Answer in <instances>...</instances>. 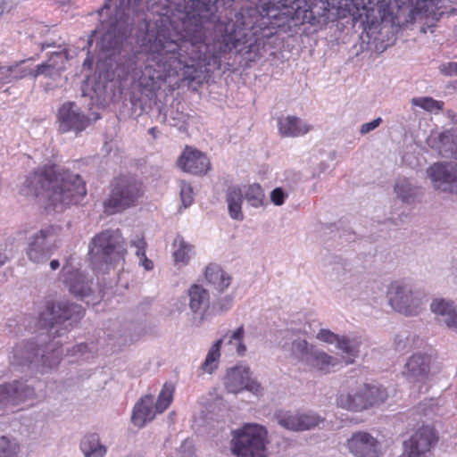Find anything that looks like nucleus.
Listing matches in <instances>:
<instances>
[{
    "label": "nucleus",
    "mask_w": 457,
    "mask_h": 457,
    "mask_svg": "<svg viewBox=\"0 0 457 457\" xmlns=\"http://www.w3.org/2000/svg\"><path fill=\"white\" fill-rule=\"evenodd\" d=\"M129 27V17L111 15L91 32L87 45L92 46L93 37L101 34L96 42L99 57L108 59L110 70L118 77L131 75L137 79V88L131 92L129 99L132 109L142 112L151 107L162 83L169 77H178L175 65L180 62L172 60L164 42L161 41L163 46H159V25L155 31L148 30L142 43L136 45L128 40Z\"/></svg>",
    "instance_id": "1"
},
{
    "label": "nucleus",
    "mask_w": 457,
    "mask_h": 457,
    "mask_svg": "<svg viewBox=\"0 0 457 457\" xmlns=\"http://www.w3.org/2000/svg\"><path fill=\"white\" fill-rule=\"evenodd\" d=\"M20 194L30 197H46L54 206L79 203L87 194L85 181L79 174L46 163L26 176Z\"/></svg>",
    "instance_id": "2"
},
{
    "label": "nucleus",
    "mask_w": 457,
    "mask_h": 457,
    "mask_svg": "<svg viewBox=\"0 0 457 457\" xmlns=\"http://www.w3.org/2000/svg\"><path fill=\"white\" fill-rule=\"evenodd\" d=\"M127 253L126 243L119 229H106L94 237L89 245L92 267L96 271H106L117 265Z\"/></svg>",
    "instance_id": "3"
},
{
    "label": "nucleus",
    "mask_w": 457,
    "mask_h": 457,
    "mask_svg": "<svg viewBox=\"0 0 457 457\" xmlns=\"http://www.w3.org/2000/svg\"><path fill=\"white\" fill-rule=\"evenodd\" d=\"M84 308L68 300L48 301L40 313V321L49 327L54 338L61 337L72 329L84 317Z\"/></svg>",
    "instance_id": "4"
},
{
    "label": "nucleus",
    "mask_w": 457,
    "mask_h": 457,
    "mask_svg": "<svg viewBox=\"0 0 457 457\" xmlns=\"http://www.w3.org/2000/svg\"><path fill=\"white\" fill-rule=\"evenodd\" d=\"M143 194V184L135 176H119L111 184L110 195L104 202V207L112 212H121L135 206Z\"/></svg>",
    "instance_id": "5"
},
{
    "label": "nucleus",
    "mask_w": 457,
    "mask_h": 457,
    "mask_svg": "<svg viewBox=\"0 0 457 457\" xmlns=\"http://www.w3.org/2000/svg\"><path fill=\"white\" fill-rule=\"evenodd\" d=\"M266 429L248 424L234 432L231 452L237 457H266Z\"/></svg>",
    "instance_id": "6"
},
{
    "label": "nucleus",
    "mask_w": 457,
    "mask_h": 457,
    "mask_svg": "<svg viewBox=\"0 0 457 457\" xmlns=\"http://www.w3.org/2000/svg\"><path fill=\"white\" fill-rule=\"evenodd\" d=\"M388 398L386 388L378 384H364L354 393H341L337 397L339 407L352 411H361L371 407L383 404Z\"/></svg>",
    "instance_id": "7"
},
{
    "label": "nucleus",
    "mask_w": 457,
    "mask_h": 457,
    "mask_svg": "<svg viewBox=\"0 0 457 457\" xmlns=\"http://www.w3.org/2000/svg\"><path fill=\"white\" fill-rule=\"evenodd\" d=\"M386 297L395 311L406 316H416L421 310L425 294L407 282L396 280L388 286Z\"/></svg>",
    "instance_id": "8"
},
{
    "label": "nucleus",
    "mask_w": 457,
    "mask_h": 457,
    "mask_svg": "<svg viewBox=\"0 0 457 457\" xmlns=\"http://www.w3.org/2000/svg\"><path fill=\"white\" fill-rule=\"evenodd\" d=\"M263 5V10L269 14L273 10L280 7H291L295 10L297 20L302 23L316 25L320 23V18L327 15L328 12L325 3L321 0H259Z\"/></svg>",
    "instance_id": "9"
},
{
    "label": "nucleus",
    "mask_w": 457,
    "mask_h": 457,
    "mask_svg": "<svg viewBox=\"0 0 457 457\" xmlns=\"http://www.w3.org/2000/svg\"><path fill=\"white\" fill-rule=\"evenodd\" d=\"M58 131L62 134L72 132L80 135L91 124L90 118L75 102L63 103L57 112Z\"/></svg>",
    "instance_id": "10"
},
{
    "label": "nucleus",
    "mask_w": 457,
    "mask_h": 457,
    "mask_svg": "<svg viewBox=\"0 0 457 457\" xmlns=\"http://www.w3.org/2000/svg\"><path fill=\"white\" fill-rule=\"evenodd\" d=\"M54 228L47 227L40 229L28 238L26 253L29 260L34 263H45L50 259L56 249L54 240Z\"/></svg>",
    "instance_id": "11"
},
{
    "label": "nucleus",
    "mask_w": 457,
    "mask_h": 457,
    "mask_svg": "<svg viewBox=\"0 0 457 457\" xmlns=\"http://www.w3.org/2000/svg\"><path fill=\"white\" fill-rule=\"evenodd\" d=\"M437 441L438 436L434 428L422 426L403 441L400 457H426Z\"/></svg>",
    "instance_id": "12"
},
{
    "label": "nucleus",
    "mask_w": 457,
    "mask_h": 457,
    "mask_svg": "<svg viewBox=\"0 0 457 457\" xmlns=\"http://www.w3.org/2000/svg\"><path fill=\"white\" fill-rule=\"evenodd\" d=\"M393 2L399 9L407 5L412 15H420L434 12L439 0H378L377 8L383 21L390 20L395 22L396 16L394 15Z\"/></svg>",
    "instance_id": "13"
},
{
    "label": "nucleus",
    "mask_w": 457,
    "mask_h": 457,
    "mask_svg": "<svg viewBox=\"0 0 457 457\" xmlns=\"http://www.w3.org/2000/svg\"><path fill=\"white\" fill-rule=\"evenodd\" d=\"M346 447L353 457H380L382 445L367 431H356L346 441Z\"/></svg>",
    "instance_id": "14"
},
{
    "label": "nucleus",
    "mask_w": 457,
    "mask_h": 457,
    "mask_svg": "<svg viewBox=\"0 0 457 457\" xmlns=\"http://www.w3.org/2000/svg\"><path fill=\"white\" fill-rule=\"evenodd\" d=\"M427 173L434 187L443 192L457 193V163L436 162L431 165Z\"/></svg>",
    "instance_id": "15"
},
{
    "label": "nucleus",
    "mask_w": 457,
    "mask_h": 457,
    "mask_svg": "<svg viewBox=\"0 0 457 457\" xmlns=\"http://www.w3.org/2000/svg\"><path fill=\"white\" fill-rule=\"evenodd\" d=\"M279 426L292 431H305L315 428L323 419L313 411L292 412L279 411L275 413Z\"/></svg>",
    "instance_id": "16"
},
{
    "label": "nucleus",
    "mask_w": 457,
    "mask_h": 457,
    "mask_svg": "<svg viewBox=\"0 0 457 457\" xmlns=\"http://www.w3.org/2000/svg\"><path fill=\"white\" fill-rule=\"evenodd\" d=\"M225 386L228 392L234 394L247 390L258 395L262 391V386L251 377L250 369L247 367L236 366L229 369L225 377Z\"/></svg>",
    "instance_id": "17"
},
{
    "label": "nucleus",
    "mask_w": 457,
    "mask_h": 457,
    "mask_svg": "<svg viewBox=\"0 0 457 457\" xmlns=\"http://www.w3.org/2000/svg\"><path fill=\"white\" fill-rule=\"evenodd\" d=\"M35 395L34 388L23 380H13L0 385V411L16 406Z\"/></svg>",
    "instance_id": "18"
},
{
    "label": "nucleus",
    "mask_w": 457,
    "mask_h": 457,
    "mask_svg": "<svg viewBox=\"0 0 457 457\" xmlns=\"http://www.w3.org/2000/svg\"><path fill=\"white\" fill-rule=\"evenodd\" d=\"M188 306L199 324L212 318L210 311V294L201 285L193 284L187 290Z\"/></svg>",
    "instance_id": "19"
},
{
    "label": "nucleus",
    "mask_w": 457,
    "mask_h": 457,
    "mask_svg": "<svg viewBox=\"0 0 457 457\" xmlns=\"http://www.w3.org/2000/svg\"><path fill=\"white\" fill-rule=\"evenodd\" d=\"M178 165L193 175H205L211 169L207 155L201 151L187 146L178 159Z\"/></svg>",
    "instance_id": "20"
},
{
    "label": "nucleus",
    "mask_w": 457,
    "mask_h": 457,
    "mask_svg": "<svg viewBox=\"0 0 457 457\" xmlns=\"http://www.w3.org/2000/svg\"><path fill=\"white\" fill-rule=\"evenodd\" d=\"M13 358L21 366H43L47 365V357L45 350L35 341L29 340L17 345L13 350Z\"/></svg>",
    "instance_id": "21"
},
{
    "label": "nucleus",
    "mask_w": 457,
    "mask_h": 457,
    "mask_svg": "<svg viewBox=\"0 0 457 457\" xmlns=\"http://www.w3.org/2000/svg\"><path fill=\"white\" fill-rule=\"evenodd\" d=\"M431 356L423 353H413L404 365L403 376L410 382L424 383L429 376Z\"/></svg>",
    "instance_id": "22"
},
{
    "label": "nucleus",
    "mask_w": 457,
    "mask_h": 457,
    "mask_svg": "<svg viewBox=\"0 0 457 457\" xmlns=\"http://www.w3.org/2000/svg\"><path fill=\"white\" fill-rule=\"evenodd\" d=\"M64 283L69 288L71 294L81 300L91 295L93 290L91 288L92 280L79 270H68L64 275Z\"/></svg>",
    "instance_id": "23"
},
{
    "label": "nucleus",
    "mask_w": 457,
    "mask_h": 457,
    "mask_svg": "<svg viewBox=\"0 0 457 457\" xmlns=\"http://www.w3.org/2000/svg\"><path fill=\"white\" fill-rule=\"evenodd\" d=\"M430 310L447 328L457 333V304L445 299H435L430 304Z\"/></svg>",
    "instance_id": "24"
},
{
    "label": "nucleus",
    "mask_w": 457,
    "mask_h": 457,
    "mask_svg": "<svg viewBox=\"0 0 457 457\" xmlns=\"http://www.w3.org/2000/svg\"><path fill=\"white\" fill-rule=\"evenodd\" d=\"M156 413L158 412L154 405V397L147 395L135 404L131 415V421L135 426L142 428L148 421L153 420Z\"/></svg>",
    "instance_id": "25"
},
{
    "label": "nucleus",
    "mask_w": 457,
    "mask_h": 457,
    "mask_svg": "<svg viewBox=\"0 0 457 457\" xmlns=\"http://www.w3.org/2000/svg\"><path fill=\"white\" fill-rule=\"evenodd\" d=\"M205 278L217 294L223 293L231 284L232 278L219 265L210 263L205 268Z\"/></svg>",
    "instance_id": "26"
},
{
    "label": "nucleus",
    "mask_w": 457,
    "mask_h": 457,
    "mask_svg": "<svg viewBox=\"0 0 457 457\" xmlns=\"http://www.w3.org/2000/svg\"><path fill=\"white\" fill-rule=\"evenodd\" d=\"M279 133L284 137H299L310 130V126L305 124L300 118L288 115L278 120Z\"/></svg>",
    "instance_id": "27"
},
{
    "label": "nucleus",
    "mask_w": 457,
    "mask_h": 457,
    "mask_svg": "<svg viewBox=\"0 0 457 457\" xmlns=\"http://www.w3.org/2000/svg\"><path fill=\"white\" fill-rule=\"evenodd\" d=\"M27 62V60H22L9 66L0 65V87L27 76L31 77L30 68L25 65Z\"/></svg>",
    "instance_id": "28"
},
{
    "label": "nucleus",
    "mask_w": 457,
    "mask_h": 457,
    "mask_svg": "<svg viewBox=\"0 0 457 457\" xmlns=\"http://www.w3.org/2000/svg\"><path fill=\"white\" fill-rule=\"evenodd\" d=\"M226 202L231 219L242 221L245 218L242 212L243 193L238 186H230L226 190Z\"/></svg>",
    "instance_id": "29"
},
{
    "label": "nucleus",
    "mask_w": 457,
    "mask_h": 457,
    "mask_svg": "<svg viewBox=\"0 0 457 457\" xmlns=\"http://www.w3.org/2000/svg\"><path fill=\"white\" fill-rule=\"evenodd\" d=\"M79 449L85 457H104L107 448L101 444L100 436L96 433H89L83 436Z\"/></svg>",
    "instance_id": "30"
},
{
    "label": "nucleus",
    "mask_w": 457,
    "mask_h": 457,
    "mask_svg": "<svg viewBox=\"0 0 457 457\" xmlns=\"http://www.w3.org/2000/svg\"><path fill=\"white\" fill-rule=\"evenodd\" d=\"M337 363L338 360L337 358L314 348L306 365L316 368L324 373H328Z\"/></svg>",
    "instance_id": "31"
},
{
    "label": "nucleus",
    "mask_w": 457,
    "mask_h": 457,
    "mask_svg": "<svg viewBox=\"0 0 457 457\" xmlns=\"http://www.w3.org/2000/svg\"><path fill=\"white\" fill-rule=\"evenodd\" d=\"M395 193L404 204H411L416 197L417 187L406 178H399L395 184Z\"/></svg>",
    "instance_id": "32"
},
{
    "label": "nucleus",
    "mask_w": 457,
    "mask_h": 457,
    "mask_svg": "<svg viewBox=\"0 0 457 457\" xmlns=\"http://www.w3.org/2000/svg\"><path fill=\"white\" fill-rule=\"evenodd\" d=\"M223 343V338L215 341L211 348L209 349L204 361L201 365L203 371L212 374L215 370L218 369L220 357V347Z\"/></svg>",
    "instance_id": "33"
},
{
    "label": "nucleus",
    "mask_w": 457,
    "mask_h": 457,
    "mask_svg": "<svg viewBox=\"0 0 457 457\" xmlns=\"http://www.w3.org/2000/svg\"><path fill=\"white\" fill-rule=\"evenodd\" d=\"M440 147L439 153L445 158H453L457 160V134L454 135L449 131L444 132L439 136Z\"/></svg>",
    "instance_id": "34"
},
{
    "label": "nucleus",
    "mask_w": 457,
    "mask_h": 457,
    "mask_svg": "<svg viewBox=\"0 0 457 457\" xmlns=\"http://www.w3.org/2000/svg\"><path fill=\"white\" fill-rule=\"evenodd\" d=\"M314 348V346L309 345L305 339L298 338L291 343L290 351L297 361L306 364Z\"/></svg>",
    "instance_id": "35"
},
{
    "label": "nucleus",
    "mask_w": 457,
    "mask_h": 457,
    "mask_svg": "<svg viewBox=\"0 0 457 457\" xmlns=\"http://www.w3.org/2000/svg\"><path fill=\"white\" fill-rule=\"evenodd\" d=\"M243 197L251 206L258 208L263 205L265 195L262 187L254 183L247 187Z\"/></svg>",
    "instance_id": "36"
},
{
    "label": "nucleus",
    "mask_w": 457,
    "mask_h": 457,
    "mask_svg": "<svg viewBox=\"0 0 457 457\" xmlns=\"http://www.w3.org/2000/svg\"><path fill=\"white\" fill-rule=\"evenodd\" d=\"M130 245H131V246H133L137 249L136 255L139 258L145 270H153L154 263L151 260H149L146 257V254H145L146 242L145 241L144 237L137 235L133 239H131Z\"/></svg>",
    "instance_id": "37"
},
{
    "label": "nucleus",
    "mask_w": 457,
    "mask_h": 457,
    "mask_svg": "<svg viewBox=\"0 0 457 457\" xmlns=\"http://www.w3.org/2000/svg\"><path fill=\"white\" fill-rule=\"evenodd\" d=\"M173 246L176 247V250L173 253L175 262L187 264L189 260V252L191 251L192 246L180 236H178L174 239Z\"/></svg>",
    "instance_id": "38"
},
{
    "label": "nucleus",
    "mask_w": 457,
    "mask_h": 457,
    "mask_svg": "<svg viewBox=\"0 0 457 457\" xmlns=\"http://www.w3.org/2000/svg\"><path fill=\"white\" fill-rule=\"evenodd\" d=\"M418 341L420 337L416 335L398 334L394 342L395 349L398 352H408Z\"/></svg>",
    "instance_id": "39"
},
{
    "label": "nucleus",
    "mask_w": 457,
    "mask_h": 457,
    "mask_svg": "<svg viewBox=\"0 0 457 457\" xmlns=\"http://www.w3.org/2000/svg\"><path fill=\"white\" fill-rule=\"evenodd\" d=\"M411 104L414 106L420 107L428 112H433L435 110H443L444 103L437 101L429 96L425 97H414L411 99Z\"/></svg>",
    "instance_id": "40"
},
{
    "label": "nucleus",
    "mask_w": 457,
    "mask_h": 457,
    "mask_svg": "<svg viewBox=\"0 0 457 457\" xmlns=\"http://www.w3.org/2000/svg\"><path fill=\"white\" fill-rule=\"evenodd\" d=\"M233 301L234 298L232 295H225L223 297L217 299L215 302L212 303V306H210L212 317L213 315H221L227 312L228 310L231 309L233 305Z\"/></svg>",
    "instance_id": "41"
},
{
    "label": "nucleus",
    "mask_w": 457,
    "mask_h": 457,
    "mask_svg": "<svg viewBox=\"0 0 457 457\" xmlns=\"http://www.w3.org/2000/svg\"><path fill=\"white\" fill-rule=\"evenodd\" d=\"M19 451V445L14 439L0 436V457H15Z\"/></svg>",
    "instance_id": "42"
},
{
    "label": "nucleus",
    "mask_w": 457,
    "mask_h": 457,
    "mask_svg": "<svg viewBox=\"0 0 457 457\" xmlns=\"http://www.w3.org/2000/svg\"><path fill=\"white\" fill-rule=\"evenodd\" d=\"M172 388H168L166 386L160 392L157 401L154 405L158 413L163 412L172 402Z\"/></svg>",
    "instance_id": "43"
},
{
    "label": "nucleus",
    "mask_w": 457,
    "mask_h": 457,
    "mask_svg": "<svg viewBox=\"0 0 457 457\" xmlns=\"http://www.w3.org/2000/svg\"><path fill=\"white\" fill-rule=\"evenodd\" d=\"M337 347L350 357H355L359 353V345L354 339H350L345 336L340 337Z\"/></svg>",
    "instance_id": "44"
},
{
    "label": "nucleus",
    "mask_w": 457,
    "mask_h": 457,
    "mask_svg": "<svg viewBox=\"0 0 457 457\" xmlns=\"http://www.w3.org/2000/svg\"><path fill=\"white\" fill-rule=\"evenodd\" d=\"M66 60V53L63 50H61L51 53L46 62L50 64H54V71L57 73L65 69Z\"/></svg>",
    "instance_id": "45"
},
{
    "label": "nucleus",
    "mask_w": 457,
    "mask_h": 457,
    "mask_svg": "<svg viewBox=\"0 0 457 457\" xmlns=\"http://www.w3.org/2000/svg\"><path fill=\"white\" fill-rule=\"evenodd\" d=\"M31 78L37 79L38 76H44L46 78L53 77L56 72L54 71V64H50L45 62L36 66L35 69H30Z\"/></svg>",
    "instance_id": "46"
},
{
    "label": "nucleus",
    "mask_w": 457,
    "mask_h": 457,
    "mask_svg": "<svg viewBox=\"0 0 457 457\" xmlns=\"http://www.w3.org/2000/svg\"><path fill=\"white\" fill-rule=\"evenodd\" d=\"M180 198L185 207L190 206L194 202L193 188L190 184H187L185 181L181 182Z\"/></svg>",
    "instance_id": "47"
},
{
    "label": "nucleus",
    "mask_w": 457,
    "mask_h": 457,
    "mask_svg": "<svg viewBox=\"0 0 457 457\" xmlns=\"http://www.w3.org/2000/svg\"><path fill=\"white\" fill-rule=\"evenodd\" d=\"M288 195L286 192V190L280 187H275L270 192V201L274 205L280 206L282 205L286 199L287 198Z\"/></svg>",
    "instance_id": "48"
},
{
    "label": "nucleus",
    "mask_w": 457,
    "mask_h": 457,
    "mask_svg": "<svg viewBox=\"0 0 457 457\" xmlns=\"http://www.w3.org/2000/svg\"><path fill=\"white\" fill-rule=\"evenodd\" d=\"M340 336L335 334L334 332L328 329H320L317 335V338L320 341L328 343V344H338L340 340Z\"/></svg>",
    "instance_id": "49"
},
{
    "label": "nucleus",
    "mask_w": 457,
    "mask_h": 457,
    "mask_svg": "<svg viewBox=\"0 0 457 457\" xmlns=\"http://www.w3.org/2000/svg\"><path fill=\"white\" fill-rule=\"evenodd\" d=\"M382 123V119L380 117L374 119L373 120L364 123L361 126L360 133L361 135H366L370 131L376 129Z\"/></svg>",
    "instance_id": "50"
},
{
    "label": "nucleus",
    "mask_w": 457,
    "mask_h": 457,
    "mask_svg": "<svg viewBox=\"0 0 457 457\" xmlns=\"http://www.w3.org/2000/svg\"><path fill=\"white\" fill-rule=\"evenodd\" d=\"M440 71L446 76H457V62H450L440 66Z\"/></svg>",
    "instance_id": "51"
},
{
    "label": "nucleus",
    "mask_w": 457,
    "mask_h": 457,
    "mask_svg": "<svg viewBox=\"0 0 457 457\" xmlns=\"http://www.w3.org/2000/svg\"><path fill=\"white\" fill-rule=\"evenodd\" d=\"M21 0H0V15L9 12Z\"/></svg>",
    "instance_id": "52"
},
{
    "label": "nucleus",
    "mask_w": 457,
    "mask_h": 457,
    "mask_svg": "<svg viewBox=\"0 0 457 457\" xmlns=\"http://www.w3.org/2000/svg\"><path fill=\"white\" fill-rule=\"evenodd\" d=\"M244 335H245V328H244V326L241 325L240 327H238L232 334L231 336L229 337V343L232 342V340H236V341H242L243 340V337H244Z\"/></svg>",
    "instance_id": "53"
},
{
    "label": "nucleus",
    "mask_w": 457,
    "mask_h": 457,
    "mask_svg": "<svg viewBox=\"0 0 457 457\" xmlns=\"http://www.w3.org/2000/svg\"><path fill=\"white\" fill-rule=\"evenodd\" d=\"M94 55L91 54L90 51L87 52V57L85 58L83 62V67L84 69H92L93 63H94Z\"/></svg>",
    "instance_id": "54"
},
{
    "label": "nucleus",
    "mask_w": 457,
    "mask_h": 457,
    "mask_svg": "<svg viewBox=\"0 0 457 457\" xmlns=\"http://www.w3.org/2000/svg\"><path fill=\"white\" fill-rule=\"evenodd\" d=\"M87 345L86 344H79V345H77L73 347L72 349V353H83L86 349H87Z\"/></svg>",
    "instance_id": "55"
},
{
    "label": "nucleus",
    "mask_w": 457,
    "mask_h": 457,
    "mask_svg": "<svg viewBox=\"0 0 457 457\" xmlns=\"http://www.w3.org/2000/svg\"><path fill=\"white\" fill-rule=\"evenodd\" d=\"M246 351V346L242 342V341H239L238 342V345L237 347V353L238 355H244Z\"/></svg>",
    "instance_id": "56"
},
{
    "label": "nucleus",
    "mask_w": 457,
    "mask_h": 457,
    "mask_svg": "<svg viewBox=\"0 0 457 457\" xmlns=\"http://www.w3.org/2000/svg\"><path fill=\"white\" fill-rule=\"evenodd\" d=\"M120 6L126 9L129 8L132 4L136 2V0H119Z\"/></svg>",
    "instance_id": "57"
},
{
    "label": "nucleus",
    "mask_w": 457,
    "mask_h": 457,
    "mask_svg": "<svg viewBox=\"0 0 457 457\" xmlns=\"http://www.w3.org/2000/svg\"><path fill=\"white\" fill-rule=\"evenodd\" d=\"M60 267V262L58 260L54 259V260H52L50 262V268L53 270H57L58 268Z\"/></svg>",
    "instance_id": "58"
},
{
    "label": "nucleus",
    "mask_w": 457,
    "mask_h": 457,
    "mask_svg": "<svg viewBox=\"0 0 457 457\" xmlns=\"http://www.w3.org/2000/svg\"><path fill=\"white\" fill-rule=\"evenodd\" d=\"M8 258L6 256V254L0 251V267H2L6 262H7Z\"/></svg>",
    "instance_id": "59"
},
{
    "label": "nucleus",
    "mask_w": 457,
    "mask_h": 457,
    "mask_svg": "<svg viewBox=\"0 0 457 457\" xmlns=\"http://www.w3.org/2000/svg\"><path fill=\"white\" fill-rule=\"evenodd\" d=\"M155 130H156L155 128H151V129H149L148 131H149L150 134H152V135H154L155 137V135H154Z\"/></svg>",
    "instance_id": "60"
},
{
    "label": "nucleus",
    "mask_w": 457,
    "mask_h": 457,
    "mask_svg": "<svg viewBox=\"0 0 457 457\" xmlns=\"http://www.w3.org/2000/svg\"><path fill=\"white\" fill-rule=\"evenodd\" d=\"M48 46H50V45H45V44H44V45L42 46V50H44L46 47H48Z\"/></svg>",
    "instance_id": "61"
},
{
    "label": "nucleus",
    "mask_w": 457,
    "mask_h": 457,
    "mask_svg": "<svg viewBox=\"0 0 457 457\" xmlns=\"http://www.w3.org/2000/svg\"><path fill=\"white\" fill-rule=\"evenodd\" d=\"M345 363H346V364H348V363H353V360H352V359H350L349 361H345Z\"/></svg>",
    "instance_id": "62"
},
{
    "label": "nucleus",
    "mask_w": 457,
    "mask_h": 457,
    "mask_svg": "<svg viewBox=\"0 0 457 457\" xmlns=\"http://www.w3.org/2000/svg\"><path fill=\"white\" fill-rule=\"evenodd\" d=\"M337 269L339 270V269H342V267L337 266ZM334 270H336V267L334 268Z\"/></svg>",
    "instance_id": "63"
}]
</instances>
